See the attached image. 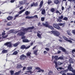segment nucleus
<instances>
[{"label": "nucleus", "instance_id": "1", "mask_svg": "<svg viewBox=\"0 0 75 75\" xmlns=\"http://www.w3.org/2000/svg\"><path fill=\"white\" fill-rule=\"evenodd\" d=\"M42 25H44V26H45L46 27H48L49 28H50L51 30H53L54 29V28L52 26H50V25H48V23L47 22H46L45 24L44 23H42Z\"/></svg>", "mask_w": 75, "mask_h": 75}, {"label": "nucleus", "instance_id": "2", "mask_svg": "<svg viewBox=\"0 0 75 75\" xmlns=\"http://www.w3.org/2000/svg\"><path fill=\"white\" fill-rule=\"evenodd\" d=\"M53 27L54 28H56V29H57V30H62V29L57 24L54 23L53 24Z\"/></svg>", "mask_w": 75, "mask_h": 75}, {"label": "nucleus", "instance_id": "3", "mask_svg": "<svg viewBox=\"0 0 75 75\" xmlns=\"http://www.w3.org/2000/svg\"><path fill=\"white\" fill-rule=\"evenodd\" d=\"M51 33L54 34L56 36H59V35H60V33L59 32H58L57 31H51Z\"/></svg>", "mask_w": 75, "mask_h": 75}, {"label": "nucleus", "instance_id": "4", "mask_svg": "<svg viewBox=\"0 0 75 75\" xmlns=\"http://www.w3.org/2000/svg\"><path fill=\"white\" fill-rule=\"evenodd\" d=\"M5 45H7V47H9V48L13 47V46H12L13 45L11 43V42H6L5 44Z\"/></svg>", "mask_w": 75, "mask_h": 75}, {"label": "nucleus", "instance_id": "5", "mask_svg": "<svg viewBox=\"0 0 75 75\" xmlns=\"http://www.w3.org/2000/svg\"><path fill=\"white\" fill-rule=\"evenodd\" d=\"M71 66V64L69 65L68 67V69H69V71H72V72H73V73H75V70H74L73 69V68H72Z\"/></svg>", "mask_w": 75, "mask_h": 75}, {"label": "nucleus", "instance_id": "6", "mask_svg": "<svg viewBox=\"0 0 75 75\" xmlns=\"http://www.w3.org/2000/svg\"><path fill=\"white\" fill-rule=\"evenodd\" d=\"M63 38L65 40H66L67 41H68V42H69L70 43H72V42L71 40H68V39L64 36H63Z\"/></svg>", "mask_w": 75, "mask_h": 75}, {"label": "nucleus", "instance_id": "7", "mask_svg": "<svg viewBox=\"0 0 75 75\" xmlns=\"http://www.w3.org/2000/svg\"><path fill=\"white\" fill-rule=\"evenodd\" d=\"M30 47V46L29 45L27 47H25V45H23L22 46H21V49H28Z\"/></svg>", "mask_w": 75, "mask_h": 75}, {"label": "nucleus", "instance_id": "8", "mask_svg": "<svg viewBox=\"0 0 75 75\" xmlns=\"http://www.w3.org/2000/svg\"><path fill=\"white\" fill-rule=\"evenodd\" d=\"M5 32H6L5 31H4V32L2 33V38H6L7 37V35H5L6 33H5Z\"/></svg>", "mask_w": 75, "mask_h": 75}, {"label": "nucleus", "instance_id": "9", "mask_svg": "<svg viewBox=\"0 0 75 75\" xmlns=\"http://www.w3.org/2000/svg\"><path fill=\"white\" fill-rule=\"evenodd\" d=\"M24 34H25V33L23 32L22 31L19 32L18 34V35H19V36H22V35H23Z\"/></svg>", "mask_w": 75, "mask_h": 75}, {"label": "nucleus", "instance_id": "10", "mask_svg": "<svg viewBox=\"0 0 75 75\" xmlns=\"http://www.w3.org/2000/svg\"><path fill=\"white\" fill-rule=\"evenodd\" d=\"M25 58H26V56L23 54L20 57V59L21 60H24Z\"/></svg>", "mask_w": 75, "mask_h": 75}, {"label": "nucleus", "instance_id": "11", "mask_svg": "<svg viewBox=\"0 0 75 75\" xmlns=\"http://www.w3.org/2000/svg\"><path fill=\"white\" fill-rule=\"evenodd\" d=\"M34 27H30L28 28H25L24 29L25 31H28L29 30H33V29H34Z\"/></svg>", "mask_w": 75, "mask_h": 75}, {"label": "nucleus", "instance_id": "12", "mask_svg": "<svg viewBox=\"0 0 75 75\" xmlns=\"http://www.w3.org/2000/svg\"><path fill=\"white\" fill-rule=\"evenodd\" d=\"M26 2V1L25 0H23L22 1L20 2V4L21 5H23V4H24L25 3V2Z\"/></svg>", "mask_w": 75, "mask_h": 75}, {"label": "nucleus", "instance_id": "13", "mask_svg": "<svg viewBox=\"0 0 75 75\" xmlns=\"http://www.w3.org/2000/svg\"><path fill=\"white\" fill-rule=\"evenodd\" d=\"M59 49L60 50H62V51H63L64 52H65V51H66L65 49L63 48L62 47H59Z\"/></svg>", "mask_w": 75, "mask_h": 75}, {"label": "nucleus", "instance_id": "14", "mask_svg": "<svg viewBox=\"0 0 75 75\" xmlns=\"http://www.w3.org/2000/svg\"><path fill=\"white\" fill-rule=\"evenodd\" d=\"M40 32L38 31V34H37V36L39 37V38H41V35H42V34H40Z\"/></svg>", "mask_w": 75, "mask_h": 75}, {"label": "nucleus", "instance_id": "15", "mask_svg": "<svg viewBox=\"0 0 75 75\" xmlns=\"http://www.w3.org/2000/svg\"><path fill=\"white\" fill-rule=\"evenodd\" d=\"M58 56H56L54 57V56H53L52 57V59H54H54H56V60H58Z\"/></svg>", "mask_w": 75, "mask_h": 75}, {"label": "nucleus", "instance_id": "16", "mask_svg": "<svg viewBox=\"0 0 75 75\" xmlns=\"http://www.w3.org/2000/svg\"><path fill=\"white\" fill-rule=\"evenodd\" d=\"M7 52V50H4L2 51L1 54H5Z\"/></svg>", "mask_w": 75, "mask_h": 75}, {"label": "nucleus", "instance_id": "17", "mask_svg": "<svg viewBox=\"0 0 75 75\" xmlns=\"http://www.w3.org/2000/svg\"><path fill=\"white\" fill-rule=\"evenodd\" d=\"M25 18H28V19H31L34 18V17L33 16H26L25 17Z\"/></svg>", "mask_w": 75, "mask_h": 75}, {"label": "nucleus", "instance_id": "18", "mask_svg": "<svg viewBox=\"0 0 75 75\" xmlns=\"http://www.w3.org/2000/svg\"><path fill=\"white\" fill-rule=\"evenodd\" d=\"M32 68L33 67H32L30 66L27 67V70H29V71H30L32 70Z\"/></svg>", "mask_w": 75, "mask_h": 75}, {"label": "nucleus", "instance_id": "19", "mask_svg": "<svg viewBox=\"0 0 75 75\" xmlns=\"http://www.w3.org/2000/svg\"><path fill=\"white\" fill-rule=\"evenodd\" d=\"M23 42H30V41L27 39H25L23 40Z\"/></svg>", "mask_w": 75, "mask_h": 75}, {"label": "nucleus", "instance_id": "20", "mask_svg": "<svg viewBox=\"0 0 75 75\" xmlns=\"http://www.w3.org/2000/svg\"><path fill=\"white\" fill-rule=\"evenodd\" d=\"M20 72H21V71H19L18 72H16L15 74V75H20L19 74H20Z\"/></svg>", "mask_w": 75, "mask_h": 75}, {"label": "nucleus", "instance_id": "21", "mask_svg": "<svg viewBox=\"0 0 75 75\" xmlns=\"http://www.w3.org/2000/svg\"><path fill=\"white\" fill-rule=\"evenodd\" d=\"M7 19L8 20H12V19H13V17L11 16H8L7 18Z\"/></svg>", "mask_w": 75, "mask_h": 75}, {"label": "nucleus", "instance_id": "22", "mask_svg": "<svg viewBox=\"0 0 75 75\" xmlns=\"http://www.w3.org/2000/svg\"><path fill=\"white\" fill-rule=\"evenodd\" d=\"M30 14V12H28V11H26L25 12V14L26 16H28Z\"/></svg>", "mask_w": 75, "mask_h": 75}, {"label": "nucleus", "instance_id": "23", "mask_svg": "<svg viewBox=\"0 0 75 75\" xmlns=\"http://www.w3.org/2000/svg\"><path fill=\"white\" fill-rule=\"evenodd\" d=\"M60 26H64L65 25V23H59L58 24Z\"/></svg>", "mask_w": 75, "mask_h": 75}, {"label": "nucleus", "instance_id": "24", "mask_svg": "<svg viewBox=\"0 0 75 75\" xmlns=\"http://www.w3.org/2000/svg\"><path fill=\"white\" fill-rule=\"evenodd\" d=\"M45 13V9L42 10V14H44Z\"/></svg>", "mask_w": 75, "mask_h": 75}, {"label": "nucleus", "instance_id": "25", "mask_svg": "<svg viewBox=\"0 0 75 75\" xmlns=\"http://www.w3.org/2000/svg\"><path fill=\"white\" fill-rule=\"evenodd\" d=\"M13 47H17L18 45V43H16L14 44H13Z\"/></svg>", "mask_w": 75, "mask_h": 75}, {"label": "nucleus", "instance_id": "26", "mask_svg": "<svg viewBox=\"0 0 75 75\" xmlns=\"http://www.w3.org/2000/svg\"><path fill=\"white\" fill-rule=\"evenodd\" d=\"M43 4V1H42L40 2V7H42V4Z\"/></svg>", "mask_w": 75, "mask_h": 75}, {"label": "nucleus", "instance_id": "27", "mask_svg": "<svg viewBox=\"0 0 75 75\" xmlns=\"http://www.w3.org/2000/svg\"><path fill=\"white\" fill-rule=\"evenodd\" d=\"M54 3H55V4H58L59 1L58 0H55L54 1Z\"/></svg>", "mask_w": 75, "mask_h": 75}, {"label": "nucleus", "instance_id": "28", "mask_svg": "<svg viewBox=\"0 0 75 75\" xmlns=\"http://www.w3.org/2000/svg\"><path fill=\"white\" fill-rule=\"evenodd\" d=\"M25 9H23L22 11H20L19 14H21V13H22L24 12V11H25Z\"/></svg>", "mask_w": 75, "mask_h": 75}, {"label": "nucleus", "instance_id": "29", "mask_svg": "<svg viewBox=\"0 0 75 75\" xmlns=\"http://www.w3.org/2000/svg\"><path fill=\"white\" fill-rule=\"evenodd\" d=\"M50 11H51V12H52V13H54V11H55V9L54 8H52L51 9Z\"/></svg>", "mask_w": 75, "mask_h": 75}, {"label": "nucleus", "instance_id": "30", "mask_svg": "<svg viewBox=\"0 0 75 75\" xmlns=\"http://www.w3.org/2000/svg\"><path fill=\"white\" fill-rule=\"evenodd\" d=\"M57 22H61V21H62V20L60 18L57 19Z\"/></svg>", "mask_w": 75, "mask_h": 75}, {"label": "nucleus", "instance_id": "31", "mask_svg": "<svg viewBox=\"0 0 75 75\" xmlns=\"http://www.w3.org/2000/svg\"><path fill=\"white\" fill-rule=\"evenodd\" d=\"M58 64L59 65H61L63 64V63H62L61 62H58Z\"/></svg>", "mask_w": 75, "mask_h": 75}, {"label": "nucleus", "instance_id": "32", "mask_svg": "<svg viewBox=\"0 0 75 75\" xmlns=\"http://www.w3.org/2000/svg\"><path fill=\"white\" fill-rule=\"evenodd\" d=\"M31 54V53L30 52H28V53L27 54V55L28 57L29 56H30V55Z\"/></svg>", "mask_w": 75, "mask_h": 75}, {"label": "nucleus", "instance_id": "33", "mask_svg": "<svg viewBox=\"0 0 75 75\" xmlns=\"http://www.w3.org/2000/svg\"><path fill=\"white\" fill-rule=\"evenodd\" d=\"M18 54V52L17 51H15L13 53V55H17Z\"/></svg>", "mask_w": 75, "mask_h": 75}, {"label": "nucleus", "instance_id": "34", "mask_svg": "<svg viewBox=\"0 0 75 75\" xmlns=\"http://www.w3.org/2000/svg\"><path fill=\"white\" fill-rule=\"evenodd\" d=\"M70 31L69 30H68L67 31V33L68 35H71V34L70 33Z\"/></svg>", "mask_w": 75, "mask_h": 75}, {"label": "nucleus", "instance_id": "35", "mask_svg": "<svg viewBox=\"0 0 75 75\" xmlns=\"http://www.w3.org/2000/svg\"><path fill=\"white\" fill-rule=\"evenodd\" d=\"M74 74H72L70 73H68L67 74V75H75V73H74Z\"/></svg>", "mask_w": 75, "mask_h": 75}, {"label": "nucleus", "instance_id": "36", "mask_svg": "<svg viewBox=\"0 0 75 75\" xmlns=\"http://www.w3.org/2000/svg\"><path fill=\"white\" fill-rule=\"evenodd\" d=\"M68 69L67 70H64V71H61V72H60V73L61 74H62V72H68Z\"/></svg>", "mask_w": 75, "mask_h": 75}, {"label": "nucleus", "instance_id": "37", "mask_svg": "<svg viewBox=\"0 0 75 75\" xmlns=\"http://www.w3.org/2000/svg\"><path fill=\"white\" fill-rule=\"evenodd\" d=\"M63 58L62 57H59L58 59H57L58 60H59V59H63Z\"/></svg>", "mask_w": 75, "mask_h": 75}, {"label": "nucleus", "instance_id": "38", "mask_svg": "<svg viewBox=\"0 0 75 75\" xmlns=\"http://www.w3.org/2000/svg\"><path fill=\"white\" fill-rule=\"evenodd\" d=\"M69 62L70 63H71V64H73V63H74V62H73V61H72V59H71L69 60Z\"/></svg>", "mask_w": 75, "mask_h": 75}, {"label": "nucleus", "instance_id": "39", "mask_svg": "<svg viewBox=\"0 0 75 75\" xmlns=\"http://www.w3.org/2000/svg\"><path fill=\"white\" fill-rule=\"evenodd\" d=\"M21 65H18L17 68H21Z\"/></svg>", "mask_w": 75, "mask_h": 75}, {"label": "nucleus", "instance_id": "40", "mask_svg": "<svg viewBox=\"0 0 75 75\" xmlns=\"http://www.w3.org/2000/svg\"><path fill=\"white\" fill-rule=\"evenodd\" d=\"M41 20L42 21H44V20H45V18L44 17H42L41 18Z\"/></svg>", "mask_w": 75, "mask_h": 75}, {"label": "nucleus", "instance_id": "41", "mask_svg": "<svg viewBox=\"0 0 75 75\" xmlns=\"http://www.w3.org/2000/svg\"><path fill=\"white\" fill-rule=\"evenodd\" d=\"M18 16H19V14L16 15L15 16V18H14V20H16V17H18Z\"/></svg>", "mask_w": 75, "mask_h": 75}, {"label": "nucleus", "instance_id": "42", "mask_svg": "<svg viewBox=\"0 0 75 75\" xmlns=\"http://www.w3.org/2000/svg\"><path fill=\"white\" fill-rule=\"evenodd\" d=\"M59 18H60V19H62V18H63V16L61 15V16L59 17Z\"/></svg>", "mask_w": 75, "mask_h": 75}, {"label": "nucleus", "instance_id": "43", "mask_svg": "<svg viewBox=\"0 0 75 75\" xmlns=\"http://www.w3.org/2000/svg\"><path fill=\"white\" fill-rule=\"evenodd\" d=\"M63 20H65L66 21H67V20H68V18L65 17L63 19Z\"/></svg>", "mask_w": 75, "mask_h": 75}, {"label": "nucleus", "instance_id": "44", "mask_svg": "<svg viewBox=\"0 0 75 75\" xmlns=\"http://www.w3.org/2000/svg\"><path fill=\"white\" fill-rule=\"evenodd\" d=\"M38 51V50H36L34 52V54H35V55H37V52Z\"/></svg>", "mask_w": 75, "mask_h": 75}, {"label": "nucleus", "instance_id": "45", "mask_svg": "<svg viewBox=\"0 0 75 75\" xmlns=\"http://www.w3.org/2000/svg\"><path fill=\"white\" fill-rule=\"evenodd\" d=\"M11 75H13L14 74V71H11Z\"/></svg>", "mask_w": 75, "mask_h": 75}, {"label": "nucleus", "instance_id": "46", "mask_svg": "<svg viewBox=\"0 0 75 75\" xmlns=\"http://www.w3.org/2000/svg\"><path fill=\"white\" fill-rule=\"evenodd\" d=\"M35 68L36 69H38V70H40V68L38 67H35Z\"/></svg>", "mask_w": 75, "mask_h": 75}, {"label": "nucleus", "instance_id": "47", "mask_svg": "<svg viewBox=\"0 0 75 75\" xmlns=\"http://www.w3.org/2000/svg\"><path fill=\"white\" fill-rule=\"evenodd\" d=\"M47 51H45L43 52V54L45 55H46V54H47Z\"/></svg>", "mask_w": 75, "mask_h": 75}, {"label": "nucleus", "instance_id": "48", "mask_svg": "<svg viewBox=\"0 0 75 75\" xmlns=\"http://www.w3.org/2000/svg\"><path fill=\"white\" fill-rule=\"evenodd\" d=\"M30 6L31 7H33V6H34V3H33V4H32Z\"/></svg>", "mask_w": 75, "mask_h": 75}, {"label": "nucleus", "instance_id": "49", "mask_svg": "<svg viewBox=\"0 0 75 75\" xmlns=\"http://www.w3.org/2000/svg\"><path fill=\"white\" fill-rule=\"evenodd\" d=\"M45 49L46 50V51H48L50 50V49H49V48H45Z\"/></svg>", "mask_w": 75, "mask_h": 75}, {"label": "nucleus", "instance_id": "50", "mask_svg": "<svg viewBox=\"0 0 75 75\" xmlns=\"http://www.w3.org/2000/svg\"><path fill=\"white\" fill-rule=\"evenodd\" d=\"M38 5V4H37V2H36L35 4H34V6H37Z\"/></svg>", "mask_w": 75, "mask_h": 75}, {"label": "nucleus", "instance_id": "51", "mask_svg": "<svg viewBox=\"0 0 75 75\" xmlns=\"http://www.w3.org/2000/svg\"><path fill=\"white\" fill-rule=\"evenodd\" d=\"M58 69H62L63 68H62V67H60L57 68V70H58Z\"/></svg>", "mask_w": 75, "mask_h": 75}, {"label": "nucleus", "instance_id": "52", "mask_svg": "<svg viewBox=\"0 0 75 75\" xmlns=\"http://www.w3.org/2000/svg\"><path fill=\"white\" fill-rule=\"evenodd\" d=\"M72 52L73 54H74V52H75V50H73L72 51Z\"/></svg>", "mask_w": 75, "mask_h": 75}, {"label": "nucleus", "instance_id": "53", "mask_svg": "<svg viewBox=\"0 0 75 75\" xmlns=\"http://www.w3.org/2000/svg\"><path fill=\"white\" fill-rule=\"evenodd\" d=\"M14 1H15V0H11L10 1V2H11V3H14Z\"/></svg>", "mask_w": 75, "mask_h": 75}, {"label": "nucleus", "instance_id": "54", "mask_svg": "<svg viewBox=\"0 0 75 75\" xmlns=\"http://www.w3.org/2000/svg\"><path fill=\"white\" fill-rule=\"evenodd\" d=\"M33 17L34 18V17L36 18H38V16H37V15H35Z\"/></svg>", "mask_w": 75, "mask_h": 75}, {"label": "nucleus", "instance_id": "55", "mask_svg": "<svg viewBox=\"0 0 75 75\" xmlns=\"http://www.w3.org/2000/svg\"><path fill=\"white\" fill-rule=\"evenodd\" d=\"M54 63H55V65H57V62H55V61H54Z\"/></svg>", "mask_w": 75, "mask_h": 75}, {"label": "nucleus", "instance_id": "56", "mask_svg": "<svg viewBox=\"0 0 75 75\" xmlns=\"http://www.w3.org/2000/svg\"><path fill=\"white\" fill-rule=\"evenodd\" d=\"M7 25H11V24H10V23H8L7 24Z\"/></svg>", "mask_w": 75, "mask_h": 75}, {"label": "nucleus", "instance_id": "57", "mask_svg": "<svg viewBox=\"0 0 75 75\" xmlns=\"http://www.w3.org/2000/svg\"><path fill=\"white\" fill-rule=\"evenodd\" d=\"M24 38H25V36H23L22 37V39H24Z\"/></svg>", "mask_w": 75, "mask_h": 75}, {"label": "nucleus", "instance_id": "58", "mask_svg": "<svg viewBox=\"0 0 75 75\" xmlns=\"http://www.w3.org/2000/svg\"><path fill=\"white\" fill-rule=\"evenodd\" d=\"M51 3H52V2L51 1H49L48 2V4H51Z\"/></svg>", "mask_w": 75, "mask_h": 75}, {"label": "nucleus", "instance_id": "59", "mask_svg": "<svg viewBox=\"0 0 75 75\" xmlns=\"http://www.w3.org/2000/svg\"><path fill=\"white\" fill-rule=\"evenodd\" d=\"M72 33L73 34H75V30H73L72 31Z\"/></svg>", "mask_w": 75, "mask_h": 75}, {"label": "nucleus", "instance_id": "60", "mask_svg": "<svg viewBox=\"0 0 75 75\" xmlns=\"http://www.w3.org/2000/svg\"><path fill=\"white\" fill-rule=\"evenodd\" d=\"M56 13H59V11L57 10L56 12Z\"/></svg>", "mask_w": 75, "mask_h": 75}, {"label": "nucleus", "instance_id": "61", "mask_svg": "<svg viewBox=\"0 0 75 75\" xmlns=\"http://www.w3.org/2000/svg\"><path fill=\"white\" fill-rule=\"evenodd\" d=\"M38 71H37V72H41V69H40V70Z\"/></svg>", "mask_w": 75, "mask_h": 75}, {"label": "nucleus", "instance_id": "62", "mask_svg": "<svg viewBox=\"0 0 75 75\" xmlns=\"http://www.w3.org/2000/svg\"><path fill=\"white\" fill-rule=\"evenodd\" d=\"M27 72H30V74H32L33 73V72H32L31 71H29Z\"/></svg>", "mask_w": 75, "mask_h": 75}, {"label": "nucleus", "instance_id": "63", "mask_svg": "<svg viewBox=\"0 0 75 75\" xmlns=\"http://www.w3.org/2000/svg\"><path fill=\"white\" fill-rule=\"evenodd\" d=\"M40 71H41V72H44V70L40 69Z\"/></svg>", "mask_w": 75, "mask_h": 75}, {"label": "nucleus", "instance_id": "64", "mask_svg": "<svg viewBox=\"0 0 75 75\" xmlns=\"http://www.w3.org/2000/svg\"><path fill=\"white\" fill-rule=\"evenodd\" d=\"M26 69V67H24L23 69V70H25Z\"/></svg>", "mask_w": 75, "mask_h": 75}]
</instances>
